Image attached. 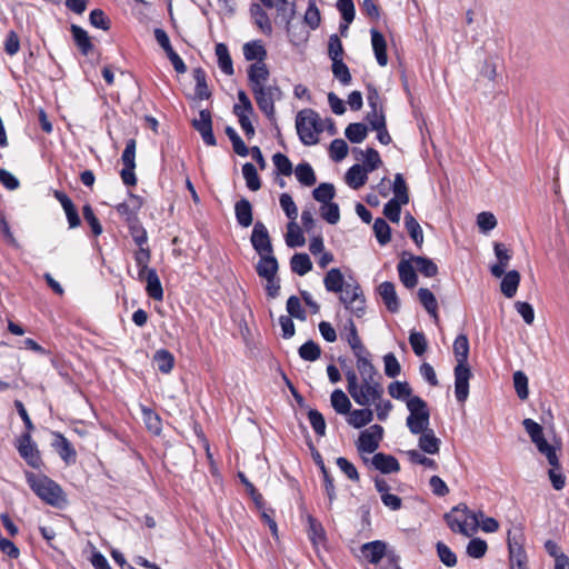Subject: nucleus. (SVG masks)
I'll list each match as a JSON object with an SVG mask.
<instances>
[{
    "label": "nucleus",
    "mask_w": 569,
    "mask_h": 569,
    "mask_svg": "<svg viewBox=\"0 0 569 569\" xmlns=\"http://www.w3.org/2000/svg\"><path fill=\"white\" fill-rule=\"evenodd\" d=\"M269 77L270 72L264 62H254L248 68V81L257 106L279 131L274 103L282 99L283 93L276 82L268 83Z\"/></svg>",
    "instance_id": "f257e3e1"
},
{
    "label": "nucleus",
    "mask_w": 569,
    "mask_h": 569,
    "mask_svg": "<svg viewBox=\"0 0 569 569\" xmlns=\"http://www.w3.org/2000/svg\"><path fill=\"white\" fill-rule=\"evenodd\" d=\"M346 379L348 382V392L357 405L369 407L371 403L382 398L383 388L379 380H366L359 385L357 373L353 369L346 371Z\"/></svg>",
    "instance_id": "f03ea898"
},
{
    "label": "nucleus",
    "mask_w": 569,
    "mask_h": 569,
    "mask_svg": "<svg viewBox=\"0 0 569 569\" xmlns=\"http://www.w3.org/2000/svg\"><path fill=\"white\" fill-rule=\"evenodd\" d=\"M27 482L32 491L46 503L59 507L64 502L61 487L41 473L26 472Z\"/></svg>",
    "instance_id": "7ed1b4c3"
},
{
    "label": "nucleus",
    "mask_w": 569,
    "mask_h": 569,
    "mask_svg": "<svg viewBox=\"0 0 569 569\" xmlns=\"http://www.w3.org/2000/svg\"><path fill=\"white\" fill-rule=\"evenodd\" d=\"M297 133L301 142L306 146L318 143V134L322 132V127L319 123V116L311 109H303L298 112L296 118Z\"/></svg>",
    "instance_id": "20e7f679"
},
{
    "label": "nucleus",
    "mask_w": 569,
    "mask_h": 569,
    "mask_svg": "<svg viewBox=\"0 0 569 569\" xmlns=\"http://www.w3.org/2000/svg\"><path fill=\"white\" fill-rule=\"evenodd\" d=\"M406 405L409 410L406 425L410 432L418 435L427 430L430 425V411L427 402L422 398L413 396L407 400Z\"/></svg>",
    "instance_id": "39448f33"
},
{
    "label": "nucleus",
    "mask_w": 569,
    "mask_h": 569,
    "mask_svg": "<svg viewBox=\"0 0 569 569\" xmlns=\"http://www.w3.org/2000/svg\"><path fill=\"white\" fill-rule=\"evenodd\" d=\"M468 512L469 508L465 503H460L445 515V520L452 532L460 533L465 537H471Z\"/></svg>",
    "instance_id": "423d86ee"
},
{
    "label": "nucleus",
    "mask_w": 569,
    "mask_h": 569,
    "mask_svg": "<svg viewBox=\"0 0 569 569\" xmlns=\"http://www.w3.org/2000/svg\"><path fill=\"white\" fill-rule=\"evenodd\" d=\"M340 296V301L356 317L360 318L365 313V297L358 284L346 283Z\"/></svg>",
    "instance_id": "0eeeda50"
},
{
    "label": "nucleus",
    "mask_w": 569,
    "mask_h": 569,
    "mask_svg": "<svg viewBox=\"0 0 569 569\" xmlns=\"http://www.w3.org/2000/svg\"><path fill=\"white\" fill-rule=\"evenodd\" d=\"M17 449L20 456L30 467L34 469H39L41 467L42 460L39 450L37 445L32 441L31 435L29 432L20 436Z\"/></svg>",
    "instance_id": "6e6552de"
},
{
    "label": "nucleus",
    "mask_w": 569,
    "mask_h": 569,
    "mask_svg": "<svg viewBox=\"0 0 569 569\" xmlns=\"http://www.w3.org/2000/svg\"><path fill=\"white\" fill-rule=\"evenodd\" d=\"M383 428L379 425H372L365 431H362L359 436L357 442V449L360 452L372 453L378 447L379 442L382 439Z\"/></svg>",
    "instance_id": "1a4fd4ad"
},
{
    "label": "nucleus",
    "mask_w": 569,
    "mask_h": 569,
    "mask_svg": "<svg viewBox=\"0 0 569 569\" xmlns=\"http://www.w3.org/2000/svg\"><path fill=\"white\" fill-rule=\"evenodd\" d=\"M471 376L469 365H457L455 367V396L460 403H463L469 396V380Z\"/></svg>",
    "instance_id": "9d476101"
},
{
    "label": "nucleus",
    "mask_w": 569,
    "mask_h": 569,
    "mask_svg": "<svg viewBox=\"0 0 569 569\" xmlns=\"http://www.w3.org/2000/svg\"><path fill=\"white\" fill-rule=\"evenodd\" d=\"M250 241L259 256L273 252L269 232L261 221L254 223Z\"/></svg>",
    "instance_id": "9b49d317"
},
{
    "label": "nucleus",
    "mask_w": 569,
    "mask_h": 569,
    "mask_svg": "<svg viewBox=\"0 0 569 569\" xmlns=\"http://www.w3.org/2000/svg\"><path fill=\"white\" fill-rule=\"evenodd\" d=\"M192 127L201 134L203 142L208 146H216L217 140L212 131V118L209 110H201L199 119L192 121Z\"/></svg>",
    "instance_id": "f8f14e48"
},
{
    "label": "nucleus",
    "mask_w": 569,
    "mask_h": 569,
    "mask_svg": "<svg viewBox=\"0 0 569 569\" xmlns=\"http://www.w3.org/2000/svg\"><path fill=\"white\" fill-rule=\"evenodd\" d=\"M508 549L510 569H527L528 558L526 551L510 533L508 535Z\"/></svg>",
    "instance_id": "ddd939ff"
},
{
    "label": "nucleus",
    "mask_w": 569,
    "mask_h": 569,
    "mask_svg": "<svg viewBox=\"0 0 569 569\" xmlns=\"http://www.w3.org/2000/svg\"><path fill=\"white\" fill-rule=\"evenodd\" d=\"M378 292L390 312L395 313L399 311L400 302L396 292L395 284L392 282H382L378 287Z\"/></svg>",
    "instance_id": "4468645a"
},
{
    "label": "nucleus",
    "mask_w": 569,
    "mask_h": 569,
    "mask_svg": "<svg viewBox=\"0 0 569 569\" xmlns=\"http://www.w3.org/2000/svg\"><path fill=\"white\" fill-rule=\"evenodd\" d=\"M142 201L139 197L130 193L128 202H121L116 206L117 212L124 218L127 223L138 220L137 212L141 208Z\"/></svg>",
    "instance_id": "2eb2a0df"
},
{
    "label": "nucleus",
    "mask_w": 569,
    "mask_h": 569,
    "mask_svg": "<svg viewBox=\"0 0 569 569\" xmlns=\"http://www.w3.org/2000/svg\"><path fill=\"white\" fill-rule=\"evenodd\" d=\"M371 465L382 473L398 472L400 465L398 460L387 453L378 452L371 458Z\"/></svg>",
    "instance_id": "dca6fc26"
},
{
    "label": "nucleus",
    "mask_w": 569,
    "mask_h": 569,
    "mask_svg": "<svg viewBox=\"0 0 569 569\" xmlns=\"http://www.w3.org/2000/svg\"><path fill=\"white\" fill-rule=\"evenodd\" d=\"M493 249L498 259V263L493 264L490 268V271L493 277L500 278L505 274V271L509 264V260L511 259V254L509 253V250L506 248V246L500 242H496Z\"/></svg>",
    "instance_id": "f3484780"
},
{
    "label": "nucleus",
    "mask_w": 569,
    "mask_h": 569,
    "mask_svg": "<svg viewBox=\"0 0 569 569\" xmlns=\"http://www.w3.org/2000/svg\"><path fill=\"white\" fill-rule=\"evenodd\" d=\"M256 266V271L259 277L266 279L277 276L279 266L273 253L261 254Z\"/></svg>",
    "instance_id": "a211bd4d"
},
{
    "label": "nucleus",
    "mask_w": 569,
    "mask_h": 569,
    "mask_svg": "<svg viewBox=\"0 0 569 569\" xmlns=\"http://www.w3.org/2000/svg\"><path fill=\"white\" fill-rule=\"evenodd\" d=\"M52 446L63 461L67 463L76 461V450L73 449L71 442L63 435L56 432Z\"/></svg>",
    "instance_id": "6ab92c4d"
},
{
    "label": "nucleus",
    "mask_w": 569,
    "mask_h": 569,
    "mask_svg": "<svg viewBox=\"0 0 569 569\" xmlns=\"http://www.w3.org/2000/svg\"><path fill=\"white\" fill-rule=\"evenodd\" d=\"M146 291L150 298L161 301L163 298V289L160 279L154 269L144 272Z\"/></svg>",
    "instance_id": "aec40b11"
},
{
    "label": "nucleus",
    "mask_w": 569,
    "mask_h": 569,
    "mask_svg": "<svg viewBox=\"0 0 569 569\" xmlns=\"http://www.w3.org/2000/svg\"><path fill=\"white\" fill-rule=\"evenodd\" d=\"M371 43L375 51V56L379 66L385 67L388 63L387 56V43L381 32L376 29H371Z\"/></svg>",
    "instance_id": "412c9836"
},
{
    "label": "nucleus",
    "mask_w": 569,
    "mask_h": 569,
    "mask_svg": "<svg viewBox=\"0 0 569 569\" xmlns=\"http://www.w3.org/2000/svg\"><path fill=\"white\" fill-rule=\"evenodd\" d=\"M418 446L420 450L428 455H436L440 449V439L436 437L435 431L430 428L419 433Z\"/></svg>",
    "instance_id": "4be33fe9"
},
{
    "label": "nucleus",
    "mask_w": 569,
    "mask_h": 569,
    "mask_svg": "<svg viewBox=\"0 0 569 569\" xmlns=\"http://www.w3.org/2000/svg\"><path fill=\"white\" fill-rule=\"evenodd\" d=\"M361 552L370 563L376 565L386 553V543L380 540L367 542L362 545Z\"/></svg>",
    "instance_id": "5701e85b"
},
{
    "label": "nucleus",
    "mask_w": 569,
    "mask_h": 569,
    "mask_svg": "<svg viewBox=\"0 0 569 569\" xmlns=\"http://www.w3.org/2000/svg\"><path fill=\"white\" fill-rule=\"evenodd\" d=\"M368 171L361 164H353L346 173V182L352 189H359L366 184Z\"/></svg>",
    "instance_id": "b1692460"
},
{
    "label": "nucleus",
    "mask_w": 569,
    "mask_h": 569,
    "mask_svg": "<svg viewBox=\"0 0 569 569\" xmlns=\"http://www.w3.org/2000/svg\"><path fill=\"white\" fill-rule=\"evenodd\" d=\"M410 260H401L398 263L399 278L406 288H415L418 283V277Z\"/></svg>",
    "instance_id": "393cba45"
},
{
    "label": "nucleus",
    "mask_w": 569,
    "mask_h": 569,
    "mask_svg": "<svg viewBox=\"0 0 569 569\" xmlns=\"http://www.w3.org/2000/svg\"><path fill=\"white\" fill-rule=\"evenodd\" d=\"M234 213L238 223L243 227L248 228L252 223V206L248 199H240L234 204Z\"/></svg>",
    "instance_id": "a878e982"
},
{
    "label": "nucleus",
    "mask_w": 569,
    "mask_h": 569,
    "mask_svg": "<svg viewBox=\"0 0 569 569\" xmlns=\"http://www.w3.org/2000/svg\"><path fill=\"white\" fill-rule=\"evenodd\" d=\"M373 420V411L369 408L350 410L347 422L353 428H362Z\"/></svg>",
    "instance_id": "bb28decb"
},
{
    "label": "nucleus",
    "mask_w": 569,
    "mask_h": 569,
    "mask_svg": "<svg viewBox=\"0 0 569 569\" xmlns=\"http://www.w3.org/2000/svg\"><path fill=\"white\" fill-rule=\"evenodd\" d=\"M519 282H520V273L517 270H511L508 272L505 271L502 281L500 283L501 292L507 298H512L517 292Z\"/></svg>",
    "instance_id": "cd10ccee"
},
{
    "label": "nucleus",
    "mask_w": 569,
    "mask_h": 569,
    "mask_svg": "<svg viewBox=\"0 0 569 569\" xmlns=\"http://www.w3.org/2000/svg\"><path fill=\"white\" fill-rule=\"evenodd\" d=\"M70 30L78 49L87 56L93 48L88 32L77 24H72Z\"/></svg>",
    "instance_id": "c85d7f7f"
},
{
    "label": "nucleus",
    "mask_w": 569,
    "mask_h": 569,
    "mask_svg": "<svg viewBox=\"0 0 569 569\" xmlns=\"http://www.w3.org/2000/svg\"><path fill=\"white\" fill-rule=\"evenodd\" d=\"M418 298L426 311L435 319V321H438V303L435 295L427 288H420L418 290Z\"/></svg>",
    "instance_id": "c756f323"
},
{
    "label": "nucleus",
    "mask_w": 569,
    "mask_h": 569,
    "mask_svg": "<svg viewBox=\"0 0 569 569\" xmlns=\"http://www.w3.org/2000/svg\"><path fill=\"white\" fill-rule=\"evenodd\" d=\"M214 51L221 71L228 76H232L234 70L228 47L224 43H217Z\"/></svg>",
    "instance_id": "7c9ffc66"
},
{
    "label": "nucleus",
    "mask_w": 569,
    "mask_h": 569,
    "mask_svg": "<svg viewBox=\"0 0 569 569\" xmlns=\"http://www.w3.org/2000/svg\"><path fill=\"white\" fill-rule=\"evenodd\" d=\"M453 353L457 365H468L469 341L466 335H459L453 342Z\"/></svg>",
    "instance_id": "2f4dec72"
},
{
    "label": "nucleus",
    "mask_w": 569,
    "mask_h": 569,
    "mask_svg": "<svg viewBox=\"0 0 569 569\" xmlns=\"http://www.w3.org/2000/svg\"><path fill=\"white\" fill-rule=\"evenodd\" d=\"M331 406L335 411L339 415H348L351 410V402L347 395L340 390L336 389L330 397Z\"/></svg>",
    "instance_id": "473e14b6"
},
{
    "label": "nucleus",
    "mask_w": 569,
    "mask_h": 569,
    "mask_svg": "<svg viewBox=\"0 0 569 569\" xmlns=\"http://www.w3.org/2000/svg\"><path fill=\"white\" fill-rule=\"evenodd\" d=\"M325 287L330 292H340L343 289V276L338 268L330 269L323 279Z\"/></svg>",
    "instance_id": "72a5a7b5"
},
{
    "label": "nucleus",
    "mask_w": 569,
    "mask_h": 569,
    "mask_svg": "<svg viewBox=\"0 0 569 569\" xmlns=\"http://www.w3.org/2000/svg\"><path fill=\"white\" fill-rule=\"evenodd\" d=\"M243 56L248 61L257 60V62H263L267 51L260 41H251L244 43Z\"/></svg>",
    "instance_id": "f704fd0d"
},
{
    "label": "nucleus",
    "mask_w": 569,
    "mask_h": 569,
    "mask_svg": "<svg viewBox=\"0 0 569 569\" xmlns=\"http://www.w3.org/2000/svg\"><path fill=\"white\" fill-rule=\"evenodd\" d=\"M291 270L299 274L305 276L312 269V262L307 253H295L290 260Z\"/></svg>",
    "instance_id": "c9c22d12"
},
{
    "label": "nucleus",
    "mask_w": 569,
    "mask_h": 569,
    "mask_svg": "<svg viewBox=\"0 0 569 569\" xmlns=\"http://www.w3.org/2000/svg\"><path fill=\"white\" fill-rule=\"evenodd\" d=\"M193 79L196 81V97L200 100L209 99L211 92L207 84V76L202 68L193 69Z\"/></svg>",
    "instance_id": "e433bc0d"
},
{
    "label": "nucleus",
    "mask_w": 569,
    "mask_h": 569,
    "mask_svg": "<svg viewBox=\"0 0 569 569\" xmlns=\"http://www.w3.org/2000/svg\"><path fill=\"white\" fill-rule=\"evenodd\" d=\"M405 227L413 242L420 248L423 243L422 229L415 217L409 212L405 216Z\"/></svg>",
    "instance_id": "4c0bfd02"
},
{
    "label": "nucleus",
    "mask_w": 569,
    "mask_h": 569,
    "mask_svg": "<svg viewBox=\"0 0 569 569\" xmlns=\"http://www.w3.org/2000/svg\"><path fill=\"white\" fill-rule=\"evenodd\" d=\"M157 368L162 373H169L174 365V357L166 349L158 350L153 356Z\"/></svg>",
    "instance_id": "58836bf2"
},
{
    "label": "nucleus",
    "mask_w": 569,
    "mask_h": 569,
    "mask_svg": "<svg viewBox=\"0 0 569 569\" xmlns=\"http://www.w3.org/2000/svg\"><path fill=\"white\" fill-rule=\"evenodd\" d=\"M306 239L301 232L300 227L295 221L288 223V231L286 234V243L290 248L302 247Z\"/></svg>",
    "instance_id": "ea45409f"
},
{
    "label": "nucleus",
    "mask_w": 569,
    "mask_h": 569,
    "mask_svg": "<svg viewBox=\"0 0 569 569\" xmlns=\"http://www.w3.org/2000/svg\"><path fill=\"white\" fill-rule=\"evenodd\" d=\"M411 261L415 262L418 271L425 277H435L438 273L437 264L427 257L411 256Z\"/></svg>",
    "instance_id": "a19ab883"
},
{
    "label": "nucleus",
    "mask_w": 569,
    "mask_h": 569,
    "mask_svg": "<svg viewBox=\"0 0 569 569\" xmlns=\"http://www.w3.org/2000/svg\"><path fill=\"white\" fill-rule=\"evenodd\" d=\"M345 134L350 142L361 143L368 134V129L361 122H353L346 128Z\"/></svg>",
    "instance_id": "79ce46f5"
},
{
    "label": "nucleus",
    "mask_w": 569,
    "mask_h": 569,
    "mask_svg": "<svg viewBox=\"0 0 569 569\" xmlns=\"http://www.w3.org/2000/svg\"><path fill=\"white\" fill-rule=\"evenodd\" d=\"M295 173L298 181L303 186L311 187L317 181L312 167L307 162L299 163L296 167Z\"/></svg>",
    "instance_id": "37998d69"
},
{
    "label": "nucleus",
    "mask_w": 569,
    "mask_h": 569,
    "mask_svg": "<svg viewBox=\"0 0 569 569\" xmlns=\"http://www.w3.org/2000/svg\"><path fill=\"white\" fill-rule=\"evenodd\" d=\"M242 174L246 180V184L250 190L257 191L261 188V181L257 169L251 162H247L242 166Z\"/></svg>",
    "instance_id": "c03bdc74"
},
{
    "label": "nucleus",
    "mask_w": 569,
    "mask_h": 569,
    "mask_svg": "<svg viewBox=\"0 0 569 569\" xmlns=\"http://www.w3.org/2000/svg\"><path fill=\"white\" fill-rule=\"evenodd\" d=\"M532 442L536 445L538 451L546 456L550 466L558 465V456L556 453V449L547 442L543 435L538 437L537 440H533Z\"/></svg>",
    "instance_id": "a18cd8bd"
},
{
    "label": "nucleus",
    "mask_w": 569,
    "mask_h": 569,
    "mask_svg": "<svg viewBox=\"0 0 569 569\" xmlns=\"http://www.w3.org/2000/svg\"><path fill=\"white\" fill-rule=\"evenodd\" d=\"M373 232L377 238V241L385 246L391 240V229L389 224L382 218H377L373 222Z\"/></svg>",
    "instance_id": "49530a36"
},
{
    "label": "nucleus",
    "mask_w": 569,
    "mask_h": 569,
    "mask_svg": "<svg viewBox=\"0 0 569 569\" xmlns=\"http://www.w3.org/2000/svg\"><path fill=\"white\" fill-rule=\"evenodd\" d=\"M142 418H143L147 429L150 432H152L154 435H159L161 432L162 423H161V419L158 413H156L153 410H151L149 408L143 407L142 408Z\"/></svg>",
    "instance_id": "de8ad7c7"
},
{
    "label": "nucleus",
    "mask_w": 569,
    "mask_h": 569,
    "mask_svg": "<svg viewBox=\"0 0 569 569\" xmlns=\"http://www.w3.org/2000/svg\"><path fill=\"white\" fill-rule=\"evenodd\" d=\"M312 196L318 202H321L322 204L331 202L336 196L335 186L329 182H322L312 191Z\"/></svg>",
    "instance_id": "09e8293b"
},
{
    "label": "nucleus",
    "mask_w": 569,
    "mask_h": 569,
    "mask_svg": "<svg viewBox=\"0 0 569 569\" xmlns=\"http://www.w3.org/2000/svg\"><path fill=\"white\" fill-rule=\"evenodd\" d=\"M389 395L398 400L410 399L412 396V389L408 382L393 381L388 386Z\"/></svg>",
    "instance_id": "8fccbe9b"
},
{
    "label": "nucleus",
    "mask_w": 569,
    "mask_h": 569,
    "mask_svg": "<svg viewBox=\"0 0 569 569\" xmlns=\"http://www.w3.org/2000/svg\"><path fill=\"white\" fill-rule=\"evenodd\" d=\"M392 191L395 197L392 199H398V202L402 204H407L409 202V193L406 181L401 173H397L395 176V181L392 184Z\"/></svg>",
    "instance_id": "3c124183"
},
{
    "label": "nucleus",
    "mask_w": 569,
    "mask_h": 569,
    "mask_svg": "<svg viewBox=\"0 0 569 569\" xmlns=\"http://www.w3.org/2000/svg\"><path fill=\"white\" fill-rule=\"evenodd\" d=\"M357 369L361 376L362 381L366 380H379L380 376L371 363L369 358H361L360 361H357Z\"/></svg>",
    "instance_id": "603ef678"
},
{
    "label": "nucleus",
    "mask_w": 569,
    "mask_h": 569,
    "mask_svg": "<svg viewBox=\"0 0 569 569\" xmlns=\"http://www.w3.org/2000/svg\"><path fill=\"white\" fill-rule=\"evenodd\" d=\"M150 258L151 253L149 248L139 247V250L134 253V260L137 266L139 267V280H143L144 272L151 270V268L148 267Z\"/></svg>",
    "instance_id": "864d4df0"
},
{
    "label": "nucleus",
    "mask_w": 569,
    "mask_h": 569,
    "mask_svg": "<svg viewBox=\"0 0 569 569\" xmlns=\"http://www.w3.org/2000/svg\"><path fill=\"white\" fill-rule=\"evenodd\" d=\"M233 113L238 117L241 129L244 131V134L248 139H251L254 136V127L251 123L248 112H244L242 108L238 104L233 106Z\"/></svg>",
    "instance_id": "5fc2aeb1"
},
{
    "label": "nucleus",
    "mask_w": 569,
    "mask_h": 569,
    "mask_svg": "<svg viewBox=\"0 0 569 569\" xmlns=\"http://www.w3.org/2000/svg\"><path fill=\"white\" fill-rule=\"evenodd\" d=\"M298 352L301 359L306 361H316L320 358L321 349L315 341L309 340L299 348Z\"/></svg>",
    "instance_id": "6e6d98bb"
},
{
    "label": "nucleus",
    "mask_w": 569,
    "mask_h": 569,
    "mask_svg": "<svg viewBox=\"0 0 569 569\" xmlns=\"http://www.w3.org/2000/svg\"><path fill=\"white\" fill-rule=\"evenodd\" d=\"M488 545L485 540L472 538L467 545L466 552L470 558L480 559L486 555Z\"/></svg>",
    "instance_id": "4d7b16f0"
},
{
    "label": "nucleus",
    "mask_w": 569,
    "mask_h": 569,
    "mask_svg": "<svg viewBox=\"0 0 569 569\" xmlns=\"http://www.w3.org/2000/svg\"><path fill=\"white\" fill-rule=\"evenodd\" d=\"M332 73L336 79H338L342 86H348L351 82V74L347 64L341 60L332 61Z\"/></svg>",
    "instance_id": "13d9d810"
},
{
    "label": "nucleus",
    "mask_w": 569,
    "mask_h": 569,
    "mask_svg": "<svg viewBox=\"0 0 569 569\" xmlns=\"http://www.w3.org/2000/svg\"><path fill=\"white\" fill-rule=\"evenodd\" d=\"M320 214L330 224H336L340 220L339 206L336 202L323 203L320 208Z\"/></svg>",
    "instance_id": "bf43d9fd"
},
{
    "label": "nucleus",
    "mask_w": 569,
    "mask_h": 569,
    "mask_svg": "<svg viewBox=\"0 0 569 569\" xmlns=\"http://www.w3.org/2000/svg\"><path fill=\"white\" fill-rule=\"evenodd\" d=\"M437 553L440 561L447 567H453L457 565L456 553L442 541H438L436 545Z\"/></svg>",
    "instance_id": "052dcab7"
},
{
    "label": "nucleus",
    "mask_w": 569,
    "mask_h": 569,
    "mask_svg": "<svg viewBox=\"0 0 569 569\" xmlns=\"http://www.w3.org/2000/svg\"><path fill=\"white\" fill-rule=\"evenodd\" d=\"M353 152H359L365 158V168L368 172L376 170L381 164L380 156L373 148H368L365 153L358 149H353Z\"/></svg>",
    "instance_id": "680f3d73"
},
{
    "label": "nucleus",
    "mask_w": 569,
    "mask_h": 569,
    "mask_svg": "<svg viewBox=\"0 0 569 569\" xmlns=\"http://www.w3.org/2000/svg\"><path fill=\"white\" fill-rule=\"evenodd\" d=\"M330 157L333 161L339 162L348 154V144L343 139H335L330 143Z\"/></svg>",
    "instance_id": "e2e57ef3"
},
{
    "label": "nucleus",
    "mask_w": 569,
    "mask_h": 569,
    "mask_svg": "<svg viewBox=\"0 0 569 569\" xmlns=\"http://www.w3.org/2000/svg\"><path fill=\"white\" fill-rule=\"evenodd\" d=\"M308 419L318 436L322 437L326 435V421L321 412L316 409H310L308 411Z\"/></svg>",
    "instance_id": "0e129e2a"
},
{
    "label": "nucleus",
    "mask_w": 569,
    "mask_h": 569,
    "mask_svg": "<svg viewBox=\"0 0 569 569\" xmlns=\"http://www.w3.org/2000/svg\"><path fill=\"white\" fill-rule=\"evenodd\" d=\"M513 386L517 392V396L521 400H526L529 395L528 390V378L522 371H516L513 373Z\"/></svg>",
    "instance_id": "69168bd1"
},
{
    "label": "nucleus",
    "mask_w": 569,
    "mask_h": 569,
    "mask_svg": "<svg viewBox=\"0 0 569 569\" xmlns=\"http://www.w3.org/2000/svg\"><path fill=\"white\" fill-rule=\"evenodd\" d=\"M409 342L417 356L420 357L427 351L428 343L425 333L412 331L409 336Z\"/></svg>",
    "instance_id": "338daca9"
},
{
    "label": "nucleus",
    "mask_w": 569,
    "mask_h": 569,
    "mask_svg": "<svg viewBox=\"0 0 569 569\" xmlns=\"http://www.w3.org/2000/svg\"><path fill=\"white\" fill-rule=\"evenodd\" d=\"M130 234L138 247H143L147 243L148 236L146 229L141 226L139 220L128 223Z\"/></svg>",
    "instance_id": "774afa93"
}]
</instances>
